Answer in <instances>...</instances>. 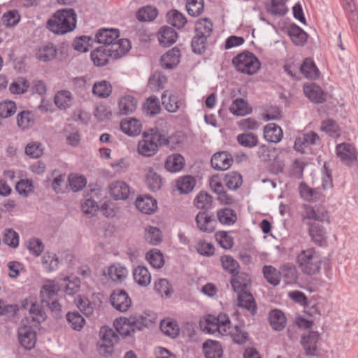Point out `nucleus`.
Instances as JSON below:
<instances>
[{"mask_svg":"<svg viewBox=\"0 0 358 358\" xmlns=\"http://www.w3.org/2000/svg\"><path fill=\"white\" fill-rule=\"evenodd\" d=\"M77 14L73 8H62L55 11L46 22V28L55 35H64L75 30Z\"/></svg>","mask_w":358,"mask_h":358,"instance_id":"1","label":"nucleus"},{"mask_svg":"<svg viewBox=\"0 0 358 358\" xmlns=\"http://www.w3.org/2000/svg\"><path fill=\"white\" fill-rule=\"evenodd\" d=\"M115 330L123 338L131 336L136 331L147 327V318L143 315H131L129 317H120L115 320Z\"/></svg>","mask_w":358,"mask_h":358,"instance_id":"2","label":"nucleus"},{"mask_svg":"<svg viewBox=\"0 0 358 358\" xmlns=\"http://www.w3.org/2000/svg\"><path fill=\"white\" fill-rule=\"evenodd\" d=\"M143 139L138 144V152L145 157H152L162 147V132L157 127L150 128L143 134Z\"/></svg>","mask_w":358,"mask_h":358,"instance_id":"3","label":"nucleus"},{"mask_svg":"<svg viewBox=\"0 0 358 358\" xmlns=\"http://www.w3.org/2000/svg\"><path fill=\"white\" fill-rule=\"evenodd\" d=\"M296 262L301 271L308 275L318 273L321 268V258L315 248L302 250L298 254Z\"/></svg>","mask_w":358,"mask_h":358,"instance_id":"4","label":"nucleus"},{"mask_svg":"<svg viewBox=\"0 0 358 358\" xmlns=\"http://www.w3.org/2000/svg\"><path fill=\"white\" fill-rule=\"evenodd\" d=\"M232 64L238 71L248 75L256 73L261 65L257 56L248 50L235 56L232 59Z\"/></svg>","mask_w":358,"mask_h":358,"instance_id":"5","label":"nucleus"},{"mask_svg":"<svg viewBox=\"0 0 358 358\" xmlns=\"http://www.w3.org/2000/svg\"><path fill=\"white\" fill-rule=\"evenodd\" d=\"M28 320H22L17 329V338L20 345L25 350H31L36 346L37 334L34 328L27 324Z\"/></svg>","mask_w":358,"mask_h":358,"instance_id":"6","label":"nucleus"},{"mask_svg":"<svg viewBox=\"0 0 358 358\" xmlns=\"http://www.w3.org/2000/svg\"><path fill=\"white\" fill-rule=\"evenodd\" d=\"M336 153L340 160L348 166H352L358 160V152L352 143H342L336 145Z\"/></svg>","mask_w":358,"mask_h":358,"instance_id":"7","label":"nucleus"},{"mask_svg":"<svg viewBox=\"0 0 358 358\" xmlns=\"http://www.w3.org/2000/svg\"><path fill=\"white\" fill-rule=\"evenodd\" d=\"M111 306L117 311L124 313L131 306V299L128 293L122 289H114L110 296Z\"/></svg>","mask_w":358,"mask_h":358,"instance_id":"8","label":"nucleus"},{"mask_svg":"<svg viewBox=\"0 0 358 358\" xmlns=\"http://www.w3.org/2000/svg\"><path fill=\"white\" fill-rule=\"evenodd\" d=\"M197 228L202 232L211 234L215 230L216 220L209 210H201L195 217Z\"/></svg>","mask_w":358,"mask_h":358,"instance_id":"9","label":"nucleus"},{"mask_svg":"<svg viewBox=\"0 0 358 358\" xmlns=\"http://www.w3.org/2000/svg\"><path fill=\"white\" fill-rule=\"evenodd\" d=\"M320 338V334L315 331H309L307 334H303L301 336L300 343L306 355H317V343Z\"/></svg>","mask_w":358,"mask_h":358,"instance_id":"10","label":"nucleus"},{"mask_svg":"<svg viewBox=\"0 0 358 358\" xmlns=\"http://www.w3.org/2000/svg\"><path fill=\"white\" fill-rule=\"evenodd\" d=\"M303 90L305 96L314 103H323L327 101L326 93L319 85L315 83H305Z\"/></svg>","mask_w":358,"mask_h":358,"instance_id":"11","label":"nucleus"},{"mask_svg":"<svg viewBox=\"0 0 358 358\" xmlns=\"http://www.w3.org/2000/svg\"><path fill=\"white\" fill-rule=\"evenodd\" d=\"M319 140L318 134L313 131H310L302 136H297L295 138L293 148L301 154H305L306 153V149L310 145H315Z\"/></svg>","mask_w":358,"mask_h":358,"instance_id":"12","label":"nucleus"},{"mask_svg":"<svg viewBox=\"0 0 358 358\" xmlns=\"http://www.w3.org/2000/svg\"><path fill=\"white\" fill-rule=\"evenodd\" d=\"M120 37V31L113 28H101L94 36V42L103 44V46L111 47L112 44Z\"/></svg>","mask_w":358,"mask_h":358,"instance_id":"13","label":"nucleus"},{"mask_svg":"<svg viewBox=\"0 0 358 358\" xmlns=\"http://www.w3.org/2000/svg\"><path fill=\"white\" fill-rule=\"evenodd\" d=\"M308 234L311 241L317 246L326 247L328 245L325 227L320 222L310 224Z\"/></svg>","mask_w":358,"mask_h":358,"instance_id":"14","label":"nucleus"},{"mask_svg":"<svg viewBox=\"0 0 358 358\" xmlns=\"http://www.w3.org/2000/svg\"><path fill=\"white\" fill-rule=\"evenodd\" d=\"M232 155L227 151H221L215 153L210 159L211 166L217 171H226L232 164Z\"/></svg>","mask_w":358,"mask_h":358,"instance_id":"15","label":"nucleus"},{"mask_svg":"<svg viewBox=\"0 0 358 358\" xmlns=\"http://www.w3.org/2000/svg\"><path fill=\"white\" fill-rule=\"evenodd\" d=\"M137 209L145 215H152L157 210V201L148 194L139 195L136 199Z\"/></svg>","mask_w":358,"mask_h":358,"instance_id":"16","label":"nucleus"},{"mask_svg":"<svg viewBox=\"0 0 358 358\" xmlns=\"http://www.w3.org/2000/svg\"><path fill=\"white\" fill-rule=\"evenodd\" d=\"M110 57L113 58V55L108 46H99L93 50L90 53L91 60L94 65L97 67L107 65Z\"/></svg>","mask_w":358,"mask_h":358,"instance_id":"17","label":"nucleus"},{"mask_svg":"<svg viewBox=\"0 0 358 358\" xmlns=\"http://www.w3.org/2000/svg\"><path fill=\"white\" fill-rule=\"evenodd\" d=\"M169 91L164 92L162 95V103L166 110L169 113H176L180 108L185 107V99L176 92L170 93L168 96V101H166Z\"/></svg>","mask_w":358,"mask_h":358,"instance_id":"18","label":"nucleus"},{"mask_svg":"<svg viewBox=\"0 0 358 358\" xmlns=\"http://www.w3.org/2000/svg\"><path fill=\"white\" fill-rule=\"evenodd\" d=\"M233 290L238 294L243 292H250L248 288L251 285L250 275L245 272H238V274L231 276L230 280Z\"/></svg>","mask_w":358,"mask_h":358,"instance_id":"19","label":"nucleus"},{"mask_svg":"<svg viewBox=\"0 0 358 358\" xmlns=\"http://www.w3.org/2000/svg\"><path fill=\"white\" fill-rule=\"evenodd\" d=\"M287 35L295 45L300 47L305 45L308 38V34L294 22L287 27Z\"/></svg>","mask_w":358,"mask_h":358,"instance_id":"20","label":"nucleus"},{"mask_svg":"<svg viewBox=\"0 0 358 358\" xmlns=\"http://www.w3.org/2000/svg\"><path fill=\"white\" fill-rule=\"evenodd\" d=\"M180 57V49L174 47L162 56L160 64L165 69H173L179 64Z\"/></svg>","mask_w":358,"mask_h":358,"instance_id":"21","label":"nucleus"},{"mask_svg":"<svg viewBox=\"0 0 358 358\" xmlns=\"http://www.w3.org/2000/svg\"><path fill=\"white\" fill-rule=\"evenodd\" d=\"M157 38L162 46L169 47L176 42L178 34L173 28L163 26L157 33Z\"/></svg>","mask_w":358,"mask_h":358,"instance_id":"22","label":"nucleus"},{"mask_svg":"<svg viewBox=\"0 0 358 358\" xmlns=\"http://www.w3.org/2000/svg\"><path fill=\"white\" fill-rule=\"evenodd\" d=\"M111 196L115 200H126L130 194L129 186L124 181H115L109 186Z\"/></svg>","mask_w":358,"mask_h":358,"instance_id":"23","label":"nucleus"},{"mask_svg":"<svg viewBox=\"0 0 358 358\" xmlns=\"http://www.w3.org/2000/svg\"><path fill=\"white\" fill-rule=\"evenodd\" d=\"M238 306L247 310L252 316L257 313V305L251 292H243L238 294Z\"/></svg>","mask_w":358,"mask_h":358,"instance_id":"24","label":"nucleus"},{"mask_svg":"<svg viewBox=\"0 0 358 358\" xmlns=\"http://www.w3.org/2000/svg\"><path fill=\"white\" fill-rule=\"evenodd\" d=\"M57 54V48L51 42H47L42 45L36 52L38 60L48 62L54 59Z\"/></svg>","mask_w":358,"mask_h":358,"instance_id":"25","label":"nucleus"},{"mask_svg":"<svg viewBox=\"0 0 358 358\" xmlns=\"http://www.w3.org/2000/svg\"><path fill=\"white\" fill-rule=\"evenodd\" d=\"M120 129L129 136H136L141 132L142 124L138 120L131 117L121 121Z\"/></svg>","mask_w":358,"mask_h":358,"instance_id":"26","label":"nucleus"},{"mask_svg":"<svg viewBox=\"0 0 358 358\" xmlns=\"http://www.w3.org/2000/svg\"><path fill=\"white\" fill-rule=\"evenodd\" d=\"M203 351L206 358H222V347L219 341L206 340L203 343Z\"/></svg>","mask_w":358,"mask_h":358,"instance_id":"27","label":"nucleus"},{"mask_svg":"<svg viewBox=\"0 0 358 358\" xmlns=\"http://www.w3.org/2000/svg\"><path fill=\"white\" fill-rule=\"evenodd\" d=\"M268 321L273 330L280 331L286 326L287 317L282 310L273 309L268 313Z\"/></svg>","mask_w":358,"mask_h":358,"instance_id":"28","label":"nucleus"},{"mask_svg":"<svg viewBox=\"0 0 358 358\" xmlns=\"http://www.w3.org/2000/svg\"><path fill=\"white\" fill-rule=\"evenodd\" d=\"M264 138L270 143H278L283 136L281 127L275 123H269L264 128Z\"/></svg>","mask_w":358,"mask_h":358,"instance_id":"29","label":"nucleus"},{"mask_svg":"<svg viewBox=\"0 0 358 358\" xmlns=\"http://www.w3.org/2000/svg\"><path fill=\"white\" fill-rule=\"evenodd\" d=\"M299 70L308 79L316 80L319 78L320 75V72L315 62L310 57H307L303 61Z\"/></svg>","mask_w":358,"mask_h":358,"instance_id":"30","label":"nucleus"},{"mask_svg":"<svg viewBox=\"0 0 358 358\" xmlns=\"http://www.w3.org/2000/svg\"><path fill=\"white\" fill-rule=\"evenodd\" d=\"M131 42L129 39L119 38L114 41L110 49L113 55V59H117L124 56L131 49Z\"/></svg>","mask_w":358,"mask_h":358,"instance_id":"31","label":"nucleus"},{"mask_svg":"<svg viewBox=\"0 0 358 358\" xmlns=\"http://www.w3.org/2000/svg\"><path fill=\"white\" fill-rule=\"evenodd\" d=\"M299 192L301 198L308 201H317L320 199L322 194L320 188H312L305 182H301L299 185Z\"/></svg>","mask_w":358,"mask_h":358,"instance_id":"32","label":"nucleus"},{"mask_svg":"<svg viewBox=\"0 0 358 358\" xmlns=\"http://www.w3.org/2000/svg\"><path fill=\"white\" fill-rule=\"evenodd\" d=\"M185 166V159L179 153L169 156L165 162V169L171 173H176L181 171Z\"/></svg>","mask_w":358,"mask_h":358,"instance_id":"33","label":"nucleus"},{"mask_svg":"<svg viewBox=\"0 0 358 358\" xmlns=\"http://www.w3.org/2000/svg\"><path fill=\"white\" fill-rule=\"evenodd\" d=\"M167 83V77L161 71H155L148 79V87L153 92H159L164 89L165 83Z\"/></svg>","mask_w":358,"mask_h":358,"instance_id":"34","label":"nucleus"},{"mask_svg":"<svg viewBox=\"0 0 358 358\" xmlns=\"http://www.w3.org/2000/svg\"><path fill=\"white\" fill-rule=\"evenodd\" d=\"M230 112L236 116H244L252 113V108L243 98H237L233 101L229 107Z\"/></svg>","mask_w":358,"mask_h":358,"instance_id":"35","label":"nucleus"},{"mask_svg":"<svg viewBox=\"0 0 358 358\" xmlns=\"http://www.w3.org/2000/svg\"><path fill=\"white\" fill-rule=\"evenodd\" d=\"M161 331L166 336L176 338L180 334L178 322L171 318L164 319L160 323Z\"/></svg>","mask_w":358,"mask_h":358,"instance_id":"36","label":"nucleus"},{"mask_svg":"<svg viewBox=\"0 0 358 358\" xmlns=\"http://www.w3.org/2000/svg\"><path fill=\"white\" fill-rule=\"evenodd\" d=\"M112 85L106 80L95 82L92 87L93 94L102 99L109 97L112 94Z\"/></svg>","mask_w":358,"mask_h":358,"instance_id":"37","label":"nucleus"},{"mask_svg":"<svg viewBox=\"0 0 358 358\" xmlns=\"http://www.w3.org/2000/svg\"><path fill=\"white\" fill-rule=\"evenodd\" d=\"M161 143H162L163 146H166L170 150H176L178 147L182 145L183 138L180 131H176L174 134L169 136H166L164 134V131H161Z\"/></svg>","mask_w":358,"mask_h":358,"instance_id":"38","label":"nucleus"},{"mask_svg":"<svg viewBox=\"0 0 358 358\" xmlns=\"http://www.w3.org/2000/svg\"><path fill=\"white\" fill-rule=\"evenodd\" d=\"M218 221L224 225H233L237 221L236 212L230 208H224L217 211Z\"/></svg>","mask_w":358,"mask_h":358,"instance_id":"39","label":"nucleus"},{"mask_svg":"<svg viewBox=\"0 0 358 358\" xmlns=\"http://www.w3.org/2000/svg\"><path fill=\"white\" fill-rule=\"evenodd\" d=\"M135 282L140 286L145 287L151 282V275L148 269L144 266H138L133 271Z\"/></svg>","mask_w":358,"mask_h":358,"instance_id":"40","label":"nucleus"},{"mask_svg":"<svg viewBox=\"0 0 358 358\" xmlns=\"http://www.w3.org/2000/svg\"><path fill=\"white\" fill-rule=\"evenodd\" d=\"M213 22L210 18L204 17L196 21L194 28L195 34L202 35L208 38L213 31Z\"/></svg>","mask_w":358,"mask_h":358,"instance_id":"41","label":"nucleus"},{"mask_svg":"<svg viewBox=\"0 0 358 358\" xmlns=\"http://www.w3.org/2000/svg\"><path fill=\"white\" fill-rule=\"evenodd\" d=\"M322 189L323 191L331 190L334 188L332 170L329 163L324 162L321 169Z\"/></svg>","mask_w":358,"mask_h":358,"instance_id":"42","label":"nucleus"},{"mask_svg":"<svg viewBox=\"0 0 358 358\" xmlns=\"http://www.w3.org/2000/svg\"><path fill=\"white\" fill-rule=\"evenodd\" d=\"M166 21L177 29H182L187 22L186 17L176 9H172L166 14Z\"/></svg>","mask_w":358,"mask_h":358,"instance_id":"43","label":"nucleus"},{"mask_svg":"<svg viewBox=\"0 0 358 358\" xmlns=\"http://www.w3.org/2000/svg\"><path fill=\"white\" fill-rule=\"evenodd\" d=\"M158 15V10L152 6H145L138 10L136 18L139 22H152Z\"/></svg>","mask_w":358,"mask_h":358,"instance_id":"44","label":"nucleus"},{"mask_svg":"<svg viewBox=\"0 0 358 358\" xmlns=\"http://www.w3.org/2000/svg\"><path fill=\"white\" fill-rule=\"evenodd\" d=\"M195 178L189 175L180 177L176 182L177 189L180 194L191 192L196 185Z\"/></svg>","mask_w":358,"mask_h":358,"instance_id":"45","label":"nucleus"},{"mask_svg":"<svg viewBox=\"0 0 358 358\" xmlns=\"http://www.w3.org/2000/svg\"><path fill=\"white\" fill-rule=\"evenodd\" d=\"M266 11L273 15L285 16L289 9L283 0H270V4L266 3Z\"/></svg>","mask_w":358,"mask_h":358,"instance_id":"46","label":"nucleus"},{"mask_svg":"<svg viewBox=\"0 0 358 358\" xmlns=\"http://www.w3.org/2000/svg\"><path fill=\"white\" fill-rule=\"evenodd\" d=\"M118 106L121 114L128 115L136 110V101L132 96H124L119 100Z\"/></svg>","mask_w":358,"mask_h":358,"instance_id":"47","label":"nucleus"},{"mask_svg":"<svg viewBox=\"0 0 358 358\" xmlns=\"http://www.w3.org/2000/svg\"><path fill=\"white\" fill-rule=\"evenodd\" d=\"M128 271L124 266L117 264L108 268V275L115 282H122L127 276Z\"/></svg>","mask_w":358,"mask_h":358,"instance_id":"48","label":"nucleus"},{"mask_svg":"<svg viewBox=\"0 0 358 358\" xmlns=\"http://www.w3.org/2000/svg\"><path fill=\"white\" fill-rule=\"evenodd\" d=\"M72 99V94L69 91L61 90L55 94L54 102L59 108L66 109L71 107Z\"/></svg>","mask_w":358,"mask_h":358,"instance_id":"49","label":"nucleus"},{"mask_svg":"<svg viewBox=\"0 0 358 358\" xmlns=\"http://www.w3.org/2000/svg\"><path fill=\"white\" fill-rule=\"evenodd\" d=\"M342 6L348 18L351 26H357L358 22V15L356 6L353 0H342Z\"/></svg>","mask_w":358,"mask_h":358,"instance_id":"50","label":"nucleus"},{"mask_svg":"<svg viewBox=\"0 0 358 358\" xmlns=\"http://www.w3.org/2000/svg\"><path fill=\"white\" fill-rule=\"evenodd\" d=\"M194 206L201 210H209L212 208L213 197L205 192H200L194 200Z\"/></svg>","mask_w":358,"mask_h":358,"instance_id":"51","label":"nucleus"},{"mask_svg":"<svg viewBox=\"0 0 358 358\" xmlns=\"http://www.w3.org/2000/svg\"><path fill=\"white\" fill-rule=\"evenodd\" d=\"M264 277L267 282L273 285L277 286L280 282V273L274 266L271 265H266L262 268Z\"/></svg>","mask_w":358,"mask_h":358,"instance_id":"52","label":"nucleus"},{"mask_svg":"<svg viewBox=\"0 0 358 358\" xmlns=\"http://www.w3.org/2000/svg\"><path fill=\"white\" fill-rule=\"evenodd\" d=\"M66 317L69 325L75 331H80L85 324V318L78 311L69 312Z\"/></svg>","mask_w":358,"mask_h":358,"instance_id":"53","label":"nucleus"},{"mask_svg":"<svg viewBox=\"0 0 358 358\" xmlns=\"http://www.w3.org/2000/svg\"><path fill=\"white\" fill-rule=\"evenodd\" d=\"M64 281V292L66 294L73 296L80 291V280L78 277L71 275L65 278Z\"/></svg>","mask_w":358,"mask_h":358,"instance_id":"54","label":"nucleus"},{"mask_svg":"<svg viewBox=\"0 0 358 358\" xmlns=\"http://www.w3.org/2000/svg\"><path fill=\"white\" fill-rule=\"evenodd\" d=\"M146 259L155 268L159 269L164 265L163 254L158 249L153 248L146 253Z\"/></svg>","mask_w":358,"mask_h":358,"instance_id":"55","label":"nucleus"},{"mask_svg":"<svg viewBox=\"0 0 358 358\" xmlns=\"http://www.w3.org/2000/svg\"><path fill=\"white\" fill-rule=\"evenodd\" d=\"M224 181L228 189L236 190L242 185L243 178L241 173L233 171L224 176Z\"/></svg>","mask_w":358,"mask_h":358,"instance_id":"56","label":"nucleus"},{"mask_svg":"<svg viewBox=\"0 0 358 358\" xmlns=\"http://www.w3.org/2000/svg\"><path fill=\"white\" fill-rule=\"evenodd\" d=\"M320 129L331 137L339 136L341 135V128L339 125L331 118L323 120L321 124Z\"/></svg>","mask_w":358,"mask_h":358,"instance_id":"57","label":"nucleus"},{"mask_svg":"<svg viewBox=\"0 0 358 358\" xmlns=\"http://www.w3.org/2000/svg\"><path fill=\"white\" fill-rule=\"evenodd\" d=\"M280 278H282L287 284L293 283L297 279L296 267L287 264L282 266L279 271Z\"/></svg>","mask_w":358,"mask_h":358,"instance_id":"58","label":"nucleus"},{"mask_svg":"<svg viewBox=\"0 0 358 358\" xmlns=\"http://www.w3.org/2000/svg\"><path fill=\"white\" fill-rule=\"evenodd\" d=\"M154 289L157 293L161 294L162 296H164L166 298L171 297L173 293L172 285L165 278H160L155 281Z\"/></svg>","mask_w":358,"mask_h":358,"instance_id":"59","label":"nucleus"},{"mask_svg":"<svg viewBox=\"0 0 358 358\" xmlns=\"http://www.w3.org/2000/svg\"><path fill=\"white\" fill-rule=\"evenodd\" d=\"M222 267L228 271L231 276L238 274L240 266L238 262L230 255H224L221 257Z\"/></svg>","mask_w":358,"mask_h":358,"instance_id":"60","label":"nucleus"},{"mask_svg":"<svg viewBox=\"0 0 358 358\" xmlns=\"http://www.w3.org/2000/svg\"><path fill=\"white\" fill-rule=\"evenodd\" d=\"M230 336L234 343L238 345L245 343L249 338L248 331L244 329V324L242 326L236 325L234 329L230 332Z\"/></svg>","mask_w":358,"mask_h":358,"instance_id":"61","label":"nucleus"},{"mask_svg":"<svg viewBox=\"0 0 358 358\" xmlns=\"http://www.w3.org/2000/svg\"><path fill=\"white\" fill-rule=\"evenodd\" d=\"M143 109L147 115L152 117L159 114L161 111L159 99L153 96L147 99L146 103L143 106Z\"/></svg>","mask_w":358,"mask_h":358,"instance_id":"62","label":"nucleus"},{"mask_svg":"<svg viewBox=\"0 0 358 358\" xmlns=\"http://www.w3.org/2000/svg\"><path fill=\"white\" fill-rule=\"evenodd\" d=\"M207 41L206 37L195 34L191 41L192 52L196 55L204 53L207 48Z\"/></svg>","mask_w":358,"mask_h":358,"instance_id":"63","label":"nucleus"},{"mask_svg":"<svg viewBox=\"0 0 358 358\" xmlns=\"http://www.w3.org/2000/svg\"><path fill=\"white\" fill-rule=\"evenodd\" d=\"M34 123V115L29 110H22L17 115V124L21 129H27Z\"/></svg>","mask_w":358,"mask_h":358,"instance_id":"64","label":"nucleus"}]
</instances>
